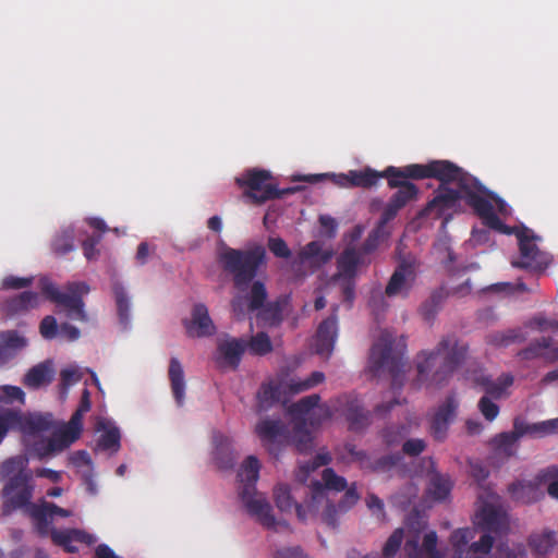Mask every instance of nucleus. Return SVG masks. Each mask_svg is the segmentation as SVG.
<instances>
[{"label": "nucleus", "mask_w": 558, "mask_h": 558, "mask_svg": "<svg viewBox=\"0 0 558 558\" xmlns=\"http://www.w3.org/2000/svg\"><path fill=\"white\" fill-rule=\"evenodd\" d=\"M267 246L269 251L278 258L288 259L292 255L291 250L282 238L270 236L267 241Z\"/></svg>", "instance_id": "5fc2aeb1"}, {"label": "nucleus", "mask_w": 558, "mask_h": 558, "mask_svg": "<svg viewBox=\"0 0 558 558\" xmlns=\"http://www.w3.org/2000/svg\"><path fill=\"white\" fill-rule=\"evenodd\" d=\"M444 301L440 290L434 291L430 296L421 305L420 312L426 322H432L438 313Z\"/></svg>", "instance_id": "49530a36"}, {"label": "nucleus", "mask_w": 558, "mask_h": 558, "mask_svg": "<svg viewBox=\"0 0 558 558\" xmlns=\"http://www.w3.org/2000/svg\"><path fill=\"white\" fill-rule=\"evenodd\" d=\"M338 305L333 306L331 315L324 319L317 328L314 345L315 352L322 356L328 357L333 351L338 336Z\"/></svg>", "instance_id": "2eb2a0df"}, {"label": "nucleus", "mask_w": 558, "mask_h": 558, "mask_svg": "<svg viewBox=\"0 0 558 558\" xmlns=\"http://www.w3.org/2000/svg\"><path fill=\"white\" fill-rule=\"evenodd\" d=\"M403 558H441L437 551L436 532L430 531L424 535L422 547L418 546L417 536L407 539Z\"/></svg>", "instance_id": "412c9836"}, {"label": "nucleus", "mask_w": 558, "mask_h": 558, "mask_svg": "<svg viewBox=\"0 0 558 558\" xmlns=\"http://www.w3.org/2000/svg\"><path fill=\"white\" fill-rule=\"evenodd\" d=\"M336 264L337 272L333 276V280L341 288L343 301L351 307L355 299V279L359 269L368 266L371 258L365 257L357 247L349 245L337 257Z\"/></svg>", "instance_id": "6e6552de"}, {"label": "nucleus", "mask_w": 558, "mask_h": 558, "mask_svg": "<svg viewBox=\"0 0 558 558\" xmlns=\"http://www.w3.org/2000/svg\"><path fill=\"white\" fill-rule=\"evenodd\" d=\"M39 304V294L33 291H24L19 295L4 300L1 304V312L12 317L31 308L37 307Z\"/></svg>", "instance_id": "5701e85b"}, {"label": "nucleus", "mask_w": 558, "mask_h": 558, "mask_svg": "<svg viewBox=\"0 0 558 558\" xmlns=\"http://www.w3.org/2000/svg\"><path fill=\"white\" fill-rule=\"evenodd\" d=\"M27 340L20 336L16 330L0 332V364H3L13 352L25 348Z\"/></svg>", "instance_id": "473e14b6"}, {"label": "nucleus", "mask_w": 558, "mask_h": 558, "mask_svg": "<svg viewBox=\"0 0 558 558\" xmlns=\"http://www.w3.org/2000/svg\"><path fill=\"white\" fill-rule=\"evenodd\" d=\"M551 343L553 338L542 337L530 342L526 348L520 350L517 353V356L524 361H531L539 357L546 361V351L550 348Z\"/></svg>", "instance_id": "4c0bfd02"}, {"label": "nucleus", "mask_w": 558, "mask_h": 558, "mask_svg": "<svg viewBox=\"0 0 558 558\" xmlns=\"http://www.w3.org/2000/svg\"><path fill=\"white\" fill-rule=\"evenodd\" d=\"M33 277L7 276L2 280V288L7 290H20L33 283Z\"/></svg>", "instance_id": "774afa93"}, {"label": "nucleus", "mask_w": 558, "mask_h": 558, "mask_svg": "<svg viewBox=\"0 0 558 558\" xmlns=\"http://www.w3.org/2000/svg\"><path fill=\"white\" fill-rule=\"evenodd\" d=\"M255 432L268 452L277 458L282 451L281 439L288 433L286 425L280 420L265 418L258 422Z\"/></svg>", "instance_id": "4468645a"}, {"label": "nucleus", "mask_w": 558, "mask_h": 558, "mask_svg": "<svg viewBox=\"0 0 558 558\" xmlns=\"http://www.w3.org/2000/svg\"><path fill=\"white\" fill-rule=\"evenodd\" d=\"M413 269L409 264H400L391 275L385 293L387 296L392 298L397 295L407 296L411 289L410 280H413Z\"/></svg>", "instance_id": "4be33fe9"}, {"label": "nucleus", "mask_w": 558, "mask_h": 558, "mask_svg": "<svg viewBox=\"0 0 558 558\" xmlns=\"http://www.w3.org/2000/svg\"><path fill=\"white\" fill-rule=\"evenodd\" d=\"M509 228V226H507ZM511 233L518 239L520 259L512 260L511 265L515 268L529 269L533 271H543L550 263L547 253L541 251L535 241L539 240L531 229L522 227H510Z\"/></svg>", "instance_id": "1a4fd4ad"}, {"label": "nucleus", "mask_w": 558, "mask_h": 558, "mask_svg": "<svg viewBox=\"0 0 558 558\" xmlns=\"http://www.w3.org/2000/svg\"><path fill=\"white\" fill-rule=\"evenodd\" d=\"M409 430L405 425L389 426L384 429L383 438L389 446L398 444L408 435Z\"/></svg>", "instance_id": "13d9d810"}, {"label": "nucleus", "mask_w": 558, "mask_h": 558, "mask_svg": "<svg viewBox=\"0 0 558 558\" xmlns=\"http://www.w3.org/2000/svg\"><path fill=\"white\" fill-rule=\"evenodd\" d=\"M100 241H101V235L98 234V235L87 236L82 242V248H83L84 256L88 260L96 259L97 256L99 255V251L97 250V245L100 243Z\"/></svg>", "instance_id": "338daca9"}, {"label": "nucleus", "mask_w": 558, "mask_h": 558, "mask_svg": "<svg viewBox=\"0 0 558 558\" xmlns=\"http://www.w3.org/2000/svg\"><path fill=\"white\" fill-rule=\"evenodd\" d=\"M267 296L268 293L265 283L259 280H253L251 289L245 296L247 301V310L250 312H256L260 310L266 303Z\"/></svg>", "instance_id": "a19ab883"}, {"label": "nucleus", "mask_w": 558, "mask_h": 558, "mask_svg": "<svg viewBox=\"0 0 558 558\" xmlns=\"http://www.w3.org/2000/svg\"><path fill=\"white\" fill-rule=\"evenodd\" d=\"M260 464L256 457L248 456L241 466L239 477L242 486L239 492L241 501L243 502L247 513L255 518L267 530L278 531L279 526L289 529L287 521H277L271 505L267 498L257 493L256 482L259 475Z\"/></svg>", "instance_id": "20e7f679"}, {"label": "nucleus", "mask_w": 558, "mask_h": 558, "mask_svg": "<svg viewBox=\"0 0 558 558\" xmlns=\"http://www.w3.org/2000/svg\"><path fill=\"white\" fill-rule=\"evenodd\" d=\"M2 395H0V402L13 404V403H25V393L17 386L4 385L1 387Z\"/></svg>", "instance_id": "603ef678"}, {"label": "nucleus", "mask_w": 558, "mask_h": 558, "mask_svg": "<svg viewBox=\"0 0 558 558\" xmlns=\"http://www.w3.org/2000/svg\"><path fill=\"white\" fill-rule=\"evenodd\" d=\"M40 289L45 296L52 303L62 306L66 311V316L73 320L87 322L83 295L89 292L87 283L82 281H72L65 284V291L59 288L49 279H40Z\"/></svg>", "instance_id": "423d86ee"}, {"label": "nucleus", "mask_w": 558, "mask_h": 558, "mask_svg": "<svg viewBox=\"0 0 558 558\" xmlns=\"http://www.w3.org/2000/svg\"><path fill=\"white\" fill-rule=\"evenodd\" d=\"M28 461L26 458L17 456L5 460L0 468V475L5 481L11 478L23 477L33 474L32 470L27 468Z\"/></svg>", "instance_id": "f704fd0d"}, {"label": "nucleus", "mask_w": 558, "mask_h": 558, "mask_svg": "<svg viewBox=\"0 0 558 558\" xmlns=\"http://www.w3.org/2000/svg\"><path fill=\"white\" fill-rule=\"evenodd\" d=\"M33 492V474L5 481L2 488L4 511L11 512L28 506Z\"/></svg>", "instance_id": "9b49d317"}, {"label": "nucleus", "mask_w": 558, "mask_h": 558, "mask_svg": "<svg viewBox=\"0 0 558 558\" xmlns=\"http://www.w3.org/2000/svg\"><path fill=\"white\" fill-rule=\"evenodd\" d=\"M247 347L250 351L256 355H265L272 350L270 338L266 332H258L253 336L251 340L246 342V348Z\"/></svg>", "instance_id": "8fccbe9b"}, {"label": "nucleus", "mask_w": 558, "mask_h": 558, "mask_svg": "<svg viewBox=\"0 0 558 558\" xmlns=\"http://www.w3.org/2000/svg\"><path fill=\"white\" fill-rule=\"evenodd\" d=\"M514 436L520 439L524 436L531 438H543L558 432V418L547 420L537 423H529L522 417H515L513 421Z\"/></svg>", "instance_id": "a211bd4d"}, {"label": "nucleus", "mask_w": 558, "mask_h": 558, "mask_svg": "<svg viewBox=\"0 0 558 558\" xmlns=\"http://www.w3.org/2000/svg\"><path fill=\"white\" fill-rule=\"evenodd\" d=\"M53 541L62 546H68L72 542H83L85 537V533L78 530H70L62 532H54Z\"/></svg>", "instance_id": "052dcab7"}, {"label": "nucleus", "mask_w": 558, "mask_h": 558, "mask_svg": "<svg viewBox=\"0 0 558 558\" xmlns=\"http://www.w3.org/2000/svg\"><path fill=\"white\" fill-rule=\"evenodd\" d=\"M271 175L267 170H248L242 178L236 179L240 186H246L245 195L256 204H263L269 199L281 198L286 194L293 193L295 187L279 190L276 185L268 183Z\"/></svg>", "instance_id": "9d476101"}, {"label": "nucleus", "mask_w": 558, "mask_h": 558, "mask_svg": "<svg viewBox=\"0 0 558 558\" xmlns=\"http://www.w3.org/2000/svg\"><path fill=\"white\" fill-rule=\"evenodd\" d=\"M294 441L298 451L306 452L312 448L313 439L308 430L303 426H296L294 429Z\"/></svg>", "instance_id": "680f3d73"}, {"label": "nucleus", "mask_w": 558, "mask_h": 558, "mask_svg": "<svg viewBox=\"0 0 558 558\" xmlns=\"http://www.w3.org/2000/svg\"><path fill=\"white\" fill-rule=\"evenodd\" d=\"M322 478L324 483L314 481L310 486L311 500L307 509L311 512L317 511L318 505L326 499L327 490L343 492L348 487L347 480L330 468L323 471Z\"/></svg>", "instance_id": "f8f14e48"}, {"label": "nucleus", "mask_w": 558, "mask_h": 558, "mask_svg": "<svg viewBox=\"0 0 558 558\" xmlns=\"http://www.w3.org/2000/svg\"><path fill=\"white\" fill-rule=\"evenodd\" d=\"M246 349V341L240 338L219 340L216 352V363L220 368L235 371Z\"/></svg>", "instance_id": "dca6fc26"}, {"label": "nucleus", "mask_w": 558, "mask_h": 558, "mask_svg": "<svg viewBox=\"0 0 558 558\" xmlns=\"http://www.w3.org/2000/svg\"><path fill=\"white\" fill-rule=\"evenodd\" d=\"M320 397L317 393L306 396L295 402L292 405V410L298 414L306 415L318 405Z\"/></svg>", "instance_id": "4d7b16f0"}, {"label": "nucleus", "mask_w": 558, "mask_h": 558, "mask_svg": "<svg viewBox=\"0 0 558 558\" xmlns=\"http://www.w3.org/2000/svg\"><path fill=\"white\" fill-rule=\"evenodd\" d=\"M214 441V460L221 470L232 469L235 464V457L232 449L231 439L220 433H216L213 437Z\"/></svg>", "instance_id": "393cba45"}, {"label": "nucleus", "mask_w": 558, "mask_h": 558, "mask_svg": "<svg viewBox=\"0 0 558 558\" xmlns=\"http://www.w3.org/2000/svg\"><path fill=\"white\" fill-rule=\"evenodd\" d=\"M389 236L388 230H384L383 227L376 226L367 235L366 240L357 250L365 256L369 257V255L375 252L380 243L387 240Z\"/></svg>", "instance_id": "37998d69"}, {"label": "nucleus", "mask_w": 558, "mask_h": 558, "mask_svg": "<svg viewBox=\"0 0 558 558\" xmlns=\"http://www.w3.org/2000/svg\"><path fill=\"white\" fill-rule=\"evenodd\" d=\"M403 541V530L397 529L393 533L388 537L387 542L383 548L384 558H393Z\"/></svg>", "instance_id": "864d4df0"}, {"label": "nucleus", "mask_w": 558, "mask_h": 558, "mask_svg": "<svg viewBox=\"0 0 558 558\" xmlns=\"http://www.w3.org/2000/svg\"><path fill=\"white\" fill-rule=\"evenodd\" d=\"M526 326L539 332L553 331L558 332V319L548 318L544 313L534 315Z\"/></svg>", "instance_id": "09e8293b"}, {"label": "nucleus", "mask_w": 558, "mask_h": 558, "mask_svg": "<svg viewBox=\"0 0 558 558\" xmlns=\"http://www.w3.org/2000/svg\"><path fill=\"white\" fill-rule=\"evenodd\" d=\"M345 417L349 422V428L354 432H360L371 424V413L364 411L357 399L348 402Z\"/></svg>", "instance_id": "2f4dec72"}, {"label": "nucleus", "mask_w": 558, "mask_h": 558, "mask_svg": "<svg viewBox=\"0 0 558 558\" xmlns=\"http://www.w3.org/2000/svg\"><path fill=\"white\" fill-rule=\"evenodd\" d=\"M508 493L515 502L530 505L538 501L544 493L538 474L532 481H517L508 486Z\"/></svg>", "instance_id": "aec40b11"}, {"label": "nucleus", "mask_w": 558, "mask_h": 558, "mask_svg": "<svg viewBox=\"0 0 558 558\" xmlns=\"http://www.w3.org/2000/svg\"><path fill=\"white\" fill-rule=\"evenodd\" d=\"M453 483L449 475L435 472L430 475L427 493L433 500L441 502L449 498Z\"/></svg>", "instance_id": "7c9ffc66"}, {"label": "nucleus", "mask_w": 558, "mask_h": 558, "mask_svg": "<svg viewBox=\"0 0 558 558\" xmlns=\"http://www.w3.org/2000/svg\"><path fill=\"white\" fill-rule=\"evenodd\" d=\"M266 248L255 244L247 248L226 247L219 256L225 271L232 276L238 290H244L257 277L260 268L266 266Z\"/></svg>", "instance_id": "39448f33"}, {"label": "nucleus", "mask_w": 558, "mask_h": 558, "mask_svg": "<svg viewBox=\"0 0 558 558\" xmlns=\"http://www.w3.org/2000/svg\"><path fill=\"white\" fill-rule=\"evenodd\" d=\"M392 345L391 338L383 335L371 349L369 368L375 375L387 371L392 378V389H400L403 385L405 362L401 354L393 353Z\"/></svg>", "instance_id": "0eeeda50"}, {"label": "nucleus", "mask_w": 558, "mask_h": 558, "mask_svg": "<svg viewBox=\"0 0 558 558\" xmlns=\"http://www.w3.org/2000/svg\"><path fill=\"white\" fill-rule=\"evenodd\" d=\"M384 173L385 170L379 172L367 167L363 170H351L349 178L351 185L368 189L376 185L380 179L386 178Z\"/></svg>", "instance_id": "e433bc0d"}, {"label": "nucleus", "mask_w": 558, "mask_h": 558, "mask_svg": "<svg viewBox=\"0 0 558 558\" xmlns=\"http://www.w3.org/2000/svg\"><path fill=\"white\" fill-rule=\"evenodd\" d=\"M97 429L102 430L97 440V447L101 450H108L112 453H117L121 448L120 429L117 426L106 422H99Z\"/></svg>", "instance_id": "c756f323"}, {"label": "nucleus", "mask_w": 558, "mask_h": 558, "mask_svg": "<svg viewBox=\"0 0 558 558\" xmlns=\"http://www.w3.org/2000/svg\"><path fill=\"white\" fill-rule=\"evenodd\" d=\"M54 378V369L50 361L41 362L33 366L24 376V385L32 389L48 386Z\"/></svg>", "instance_id": "a878e982"}, {"label": "nucleus", "mask_w": 558, "mask_h": 558, "mask_svg": "<svg viewBox=\"0 0 558 558\" xmlns=\"http://www.w3.org/2000/svg\"><path fill=\"white\" fill-rule=\"evenodd\" d=\"M324 380L325 374L323 372L315 371L304 380L292 378L288 384V388L292 395H296L322 384Z\"/></svg>", "instance_id": "a18cd8bd"}, {"label": "nucleus", "mask_w": 558, "mask_h": 558, "mask_svg": "<svg viewBox=\"0 0 558 558\" xmlns=\"http://www.w3.org/2000/svg\"><path fill=\"white\" fill-rule=\"evenodd\" d=\"M458 403L454 396H448L442 404H440L430 422V433L433 437L441 441L445 439L449 423L456 415Z\"/></svg>", "instance_id": "6ab92c4d"}, {"label": "nucleus", "mask_w": 558, "mask_h": 558, "mask_svg": "<svg viewBox=\"0 0 558 558\" xmlns=\"http://www.w3.org/2000/svg\"><path fill=\"white\" fill-rule=\"evenodd\" d=\"M468 351V344L456 335L444 336L433 351H422L417 355L416 380L421 385L441 387L465 361Z\"/></svg>", "instance_id": "7ed1b4c3"}, {"label": "nucleus", "mask_w": 558, "mask_h": 558, "mask_svg": "<svg viewBox=\"0 0 558 558\" xmlns=\"http://www.w3.org/2000/svg\"><path fill=\"white\" fill-rule=\"evenodd\" d=\"M556 544V533L553 530H543L532 533L527 538V545L533 555L538 557L546 556Z\"/></svg>", "instance_id": "c85d7f7f"}, {"label": "nucleus", "mask_w": 558, "mask_h": 558, "mask_svg": "<svg viewBox=\"0 0 558 558\" xmlns=\"http://www.w3.org/2000/svg\"><path fill=\"white\" fill-rule=\"evenodd\" d=\"M514 428L511 432L501 433L495 438L496 449L507 457H512L517 451V442L519 439L512 438Z\"/></svg>", "instance_id": "3c124183"}, {"label": "nucleus", "mask_w": 558, "mask_h": 558, "mask_svg": "<svg viewBox=\"0 0 558 558\" xmlns=\"http://www.w3.org/2000/svg\"><path fill=\"white\" fill-rule=\"evenodd\" d=\"M274 497L276 506L280 511L289 512L294 508L299 520L302 522L306 520V508L293 500L290 487L287 484L277 485L274 489Z\"/></svg>", "instance_id": "bb28decb"}, {"label": "nucleus", "mask_w": 558, "mask_h": 558, "mask_svg": "<svg viewBox=\"0 0 558 558\" xmlns=\"http://www.w3.org/2000/svg\"><path fill=\"white\" fill-rule=\"evenodd\" d=\"M112 291L117 304L118 316L120 324L126 328L130 325V300L123 286L119 282H114Z\"/></svg>", "instance_id": "58836bf2"}, {"label": "nucleus", "mask_w": 558, "mask_h": 558, "mask_svg": "<svg viewBox=\"0 0 558 558\" xmlns=\"http://www.w3.org/2000/svg\"><path fill=\"white\" fill-rule=\"evenodd\" d=\"M398 463V457L392 454L383 456L376 460L371 459V465L367 470L373 472H385L392 469Z\"/></svg>", "instance_id": "e2e57ef3"}, {"label": "nucleus", "mask_w": 558, "mask_h": 558, "mask_svg": "<svg viewBox=\"0 0 558 558\" xmlns=\"http://www.w3.org/2000/svg\"><path fill=\"white\" fill-rule=\"evenodd\" d=\"M513 384V376L511 374H502L497 380L484 378L482 385L485 389V396L493 399H499L505 393L506 389Z\"/></svg>", "instance_id": "ea45409f"}, {"label": "nucleus", "mask_w": 558, "mask_h": 558, "mask_svg": "<svg viewBox=\"0 0 558 558\" xmlns=\"http://www.w3.org/2000/svg\"><path fill=\"white\" fill-rule=\"evenodd\" d=\"M526 332L521 328L494 331L486 336V342L496 348H507L512 343H522L526 340Z\"/></svg>", "instance_id": "72a5a7b5"}, {"label": "nucleus", "mask_w": 558, "mask_h": 558, "mask_svg": "<svg viewBox=\"0 0 558 558\" xmlns=\"http://www.w3.org/2000/svg\"><path fill=\"white\" fill-rule=\"evenodd\" d=\"M31 515L36 521L38 532L46 534L50 519L54 515L68 518L71 515V511L53 502H43L40 506H33Z\"/></svg>", "instance_id": "b1692460"}, {"label": "nucleus", "mask_w": 558, "mask_h": 558, "mask_svg": "<svg viewBox=\"0 0 558 558\" xmlns=\"http://www.w3.org/2000/svg\"><path fill=\"white\" fill-rule=\"evenodd\" d=\"M281 389L280 385L275 381L264 383L257 393L258 402L262 409L275 404L280 400Z\"/></svg>", "instance_id": "c03bdc74"}, {"label": "nucleus", "mask_w": 558, "mask_h": 558, "mask_svg": "<svg viewBox=\"0 0 558 558\" xmlns=\"http://www.w3.org/2000/svg\"><path fill=\"white\" fill-rule=\"evenodd\" d=\"M168 376L173 398L177 404L181 407L185 397V380L183 366L177 357L170 359Z\"/></svg>", "instance_id": "cd10ccee"}, {"label": "nucleus", "mask_w": 558, "mask_h": 558, "mask_svg": "<svg viewBox=\"0 0 558 558\" xmlns=\"http://www.w3.org/2000/svg\"><path fill=\"white\" fill-rule=\"evenodd\" d=\"M283 304L281 300L264 304L258 310V318L268 326H278L282 322Z\"/></svg>", "instance_id": "79ce46f5"}, {"label": "nucleus", "mask_w": 558, "mask_h": 558, "mask_svg": "<svg viewBox=\"0 0 558 558\" xmlns=\"http://www.w3.org/2000/svg\"><path fill=\"white\" fill-rule=\"evenodd\" d=\"M82 430L70 423H66L58 433L53 434L49 440V448L51 450H62L70 447L75 440L80 438Z\"/></svg>", "instance_id": "c9c22d12"}, {"label": "nucleus", "mask_w": 558, "mask_h": 558, "mask_svg": "<svg viewBox=\"0 0 558 558\" xmlns=\"http://www.w3.org/2000/svg\"><path fill=\"white\" fill-rule=\"evenodd\" d=\"M82 378V374L74 367L63 368L60 372V390L62 393L66 395L68 389L80 381Z\"/></svg>", "instance_id": "6e6d98bb"}, {"label": "nucleus", "mask_w": 558, "mask_h": 558, "mask_svg": "<svg viewBox=\"0 0 558 558\" xmlns=\"http://www.w3.org/2000/svg\"><path fill=\"white\" fill-rule=\"evenodd\" d=\"M344 495L338 504L340 512H347L351 509L360 499V495L356 490V484L353 483L344 489Z\"/></svg>", "instance_id": "bf43d9fd"}, {"label": "nucleus", "mask_w": 558, "mask_h": 558, "mask_svg": "<svg viewBox=\"0 0 558 558\" xmlns=\"http://www.w3.org/2000/svg\"><path fill=\"white\" fill-rule=\"evenodd\" d=\"M472 537V531L470 529H458L452 532L450 536V543L457 551L462 553L464 546Z\"/></svg>", "instance_id": "0e129e2a"}, {"label": "nucleus", "mask_w": 558, "mask_h": 558, "mask_svg": "<svg viewBox=\"0 0 558 558\" xmlns=\"http://www.w3.org/2000/svg\"><path fill=\"white\" fill-rule=\"evenodd\" d=\"M186 332L191 337H209L216 332V326L213 323L208 308L203 303L193 306L192 317L184 322Z\"/></svg>", "instance_id": "f3484780"}, {"label": "nucleus", "mask_w": 558, "mask_h": 558, "mask_svg": "<svg viewBox=\"0 0 558 558\" xmlns=\"http://www.w3.org/2000/svg\"><path fill=\"white\" fill-rule=\"evenodd\" d=\"M475 523L484 532L499 534L508 529V519L501 507L492 501H483L475 513Z\"/></svg>", "instance_id": "ddd939ff"}, {"label": "nucleus", "mask_w": 558, "mask_h": 558, "mask_svg": "<svg viewBox=\"0 0 558 558\" xmlns=\"http://www.w3.org/2000/svg\"><path fill=\"white\" fill-rule=\"evenodd\" d=\"M388 185L391 189H398L392 195V202L397 208L404 207L409 202L416 198L418 189L415 184L409 182V179L421 180L433 178L442 183L449 181H459L462 189L468 192L470 204L478 211L485 213L487 205L473 193L476 182L465 177L460 167L449 160H433L426 165L413 163L402 168L389 166L385 169Z\"/></svg>", "instance_id": "f257e3e1"}, {"label": "nucleus", "mask_w": 558, "mask_h": 558, "mask_svg": "<svg viewBox=\"0 0 558 558\" xmlns=\"http://www.w3.org/2000/svg\"><path fill=\"white\" fill-rule=\"evenodd\" d=\"M73 241V230H63L54 236L52 241V250L58 255H65L74 250Z\"/></svg>", "instance_id": "de8ad7c7"}, {"label": "nucleus", "mask_w": 558, "mask_h": 558, "mask_svg": "<svg viewBox=\"0 0 558 558\" xmlns=\"http://www.w3.org/2000/svg\"><path fill=\"white\" fill-rule=\"evenodd\" d=\"M460 170L465 177H469L476 182L473 193L486 203L487 209L485 213L478 211L470 204L468 192L461 187L459 181L454 180L449 181L448 183L440 182L434 197L422 209L421 216L432 217L433 219L442 218V226L445 227L452 219L453 214L461 211V201L464 199L486 227L500 233H511V229L501 221L494 209L493 202L502 201L494 192L488 190L477 178L473 177L461 167Z\"/></svg>", "instance_id": "f03ea898"}, {"label": "nucleus", "mask_w": 558, "mask_h": 558, "mask_svg": "<svg viewBox=\"0 0 558 558\" xmlns=\"http://www.w3.org/2000/svg\"><path fill=\"white\" fill-rule=\"evenodd\" d=\"M478 409L487 421L495 420L499 414V407L487 396L480 399Z\"/></svg>", "instance_id": "69168bd1"}]
</instances>
